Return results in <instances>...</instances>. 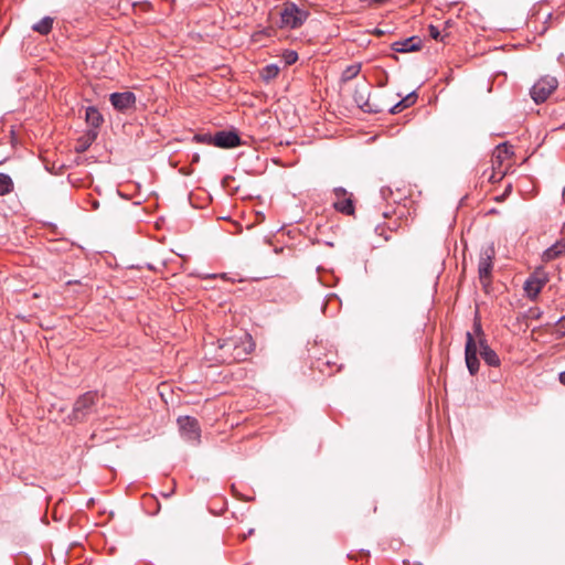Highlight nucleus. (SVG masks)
Returning a JSON list of instances; mask_svg holds the SVG:
<instances>
[{"instance_id": "nucleus-30", "label": "nucleus", "mask_w": 565, "mask_h": 565, "mask_svg": "<svg viewBox=\"0 0 565 565\" xmlns=\"http://www.w3.org/2000/svg\"><path fill=\"white\" fill-rule=\"evenodd\" d=\"M558 244H561L563 246L562 250L564 252L565 254V238L564 239H561L558 241Z\"/></svg>"}, {"instance_id": "nucleus-10", "label": "nucleus", "mask_w": 565, "mask_h": 565, "mask_svg": "<svg viewBox=\"0 0 565 565\" xmlns=\"http://www.w3.org/2000/svg\"><path fill=\"white\" fill-rule=\"evenodd\" d=\"M109 102L118 111H126L136 105V95L132 92L113 93Z\"/></svg>"}, {"instance_id": "nucleus-29", "label": "nucleus", "mask_w": 565, "mask_h": 565, "mask_svg": "<svg viewBox=\"0 0 565 565\" xmlns=\"http://www.w3.org/2000/svg\"><path fill=\"white\" fill-rule=\"evenodd\" d=\"M558 380L565 386V371L559 373Z\"/></svg>"}, {"instance_id": "nucleus-15", "label": "nucleus", "mask_w": 565, "mask_h": 565, "mask_svg": "<svg viewBox=\"0 0 565 565\" xmlns=\"http://www.w3.org/2000/svg\"><path fill=\"white\" fill-rule=\"evenodd\" d=\"M416 99H417V96H416L415 92H413V93L408 94L407 96H405L404 98H402L398 103L393 105L390 108V113L397 114V113L402 111L404 108L412 106L416 102Z\"/></svg>"}, {"instance_id": "nucleus-20", "label": "nucleus", "mask_w": 565, "mask_h": 565, "mask_svg": "<svg viewBox=\"0 0 565 565\" xmlns=\"http://www.w3.org/2000/svg\"><path fill=\"white\" fill-rule=\"evenodd\" d=\"M360 71H361V64L360 63L349 65L343 71L341 78H342L343 82L351 81V79H353L354 77H356L359 75Z\"/></svg>"}, {"instance_id": "nucleus-2", "label": "nucleus", "mask_w": 565, "mask_h": 565, "mask_svg": "<svg viewBox=\"0 0 565 565\" xmlns=\"http://www.w3.org/2000/svg\"><path fill=\"white\" fill-rule=\"evenodd\" d=\"M99 395L95 391H89L81 395L74 403L71 417L76 422H83L97 411Z\"/></svg>"}, {"instance_id": "nucleus-5", "label": "nucleus", "mask_w": 565, "mask_h": 565, "mask_svg": "<svg viewBox=\"0 0 565 565\" xmlns=\"http://www.w3.org/2000/svg\"><path fill=\"white\" fill-rule=\"evenodd\" d=\"M204 138H209V145L223 149L235 148L242 143L239 136L232 130H221L214 136L205 135Z\"/></svg>"}, {"instance_id": "nucleus-28", "label": "nucleus", "mask_w": 565, "mask_h": 565, "mask_svg": "<svg viewBox=\"0 0 565 565\" xmlns=\"http://www.w3.org/2000/svg\"><path fill=\"white\" fill-rule=\"evenodd\" d=\"M205 135H199L196 136L195 138L199 140V141H202V142H205L209 145V138H204Z\"/></svg>"}, {"instance_id": "nucleus-4", "label": "nucleus", "mask_w": 565, "mask_h": 565, "mask_svg": "<svg viewBox=\"0 0 565 565\" xmlns=\"http://www.w3.org/2000/svg\"><path fill=\"white\" fill-rule=\"evenodd\" d=\"M494 255L495 250L492 245L483 247L480 252L478 274L479 279L483 286H487L491 280Z\"/></svg>"}, {"instance_id": "nucleus-7", "label": "nucleus", "mask_w": 565, "mask_h": 565, "mask_svg": "<svg viewBox=\"0 0 565 565\" xmlns=\"http://www.w3.org/2000/svg\"><path fill=\"white\" fill-rule=\"evenodd\" d=\"M466 348H465V359H466V365L471 375H475L479 371V360L477 356L478 353V345L477 342L473 339V335L470 332L466 333Z\"/></svg>"}, {"instance_id": "nucleus-13", "label": "nucleus", "mask_w": 565, "mask_h": 565, "mask_svg": "<svg viewBox=\"0 0 565 565\" xmlns=\"http://www.w3.org/2000/svg\"><path fill=\"white\" fill-rule=\"evenodd\" d=\"M544 284H545L544 279L537 278L535 276H531L524 282V290L531 299H534L541 292Z\"/></svg>"}, {"instance_id": "nucleus-23", "label": "nucleus", "mask_w": 565, "mask_h": 565, "mask_svg": "<svg viewBox=\"0 0 565 565\" xmlns=\"http://www.w3.org/2000/svg\"><path fill=\"white\" fill-rule=\"evenodd\" d=\"M282 60L284 62L286 63V65H291L294 63L297 62L298 60V54L296 51H292V50H286L284 53H282Z\"/></svg>"}, {"instance_id": "nucleus-18", "label": "nucleus", "mask_w": 565, "mask_h": 565, "mask_svg": "<svg viewBox=\"0 0 565 565\" xmlns=\"http://www.w3.org/2000/svg\"><path fill=\"white\" fill-rule=\"evenodd\" d=\"M562 248H563V246L561 244H558V242H556L551 247H548L547 249L544 250L543 256H542L543 260L551 262L562 255H565L564 252L562 250Z\"/></svg>"}, {"instance_id": "nucleus-21", "label": "nucleus", "mask_w": 565, "mask_h": 565, "mask_svg": "<svg viewBox=\"0 0 565 565\" xmlns=\"http://www.w3.org/2000/svg\"><path fill=\"white\" fill-rule=\"evenodd\" d=\"M12 189V179L6 173H0V195H6L10 193Z\"/></svg>"}, {"instance_id": "nucleus-25", "label": "nucleus", "mask_w": 565, "mask_h": 565, "mask_svg": "<svg viewBox=\"0 0 565 565\" xmlns=\"http://www.w3.org/2000/svg\"><path fill=\"white\" fill-rule=\"evenodd\" d=\"M555 333L557 338L565 337V315L562 316L555 323Z\"/></svg>"}, {"instance_id": "nucleus-22", "label": "nucleus", "mask_w": 565, "mask_h": 565, "mask_svg": "<svg viewBox=\"0 0 565 565\" xmlns=\"http://www.w3.org/2000/svg\"><path fill=\"white\" fill-rule=\"evenodd\" d=\"M279 74V67L276 64H269L262 71V76L265 81H270Z\"/></svg>"}, {"instance_id": "nucleus-11", "label": "nucleus", "mask_w": 565, "mask_h": 565, "mask_svg": "<svg viewBox=\"0 0 565 565\" xmlns=\"http://www.w3.org/2000/svg\"><path fill=\"white\" fill-rule=\"evenodd\" d=\"M422 47V40L418 36H411L403 41H396L392 44L395 52L408 53L419 51Z\"/></svg>"}, {"instance_id": "nucleus-19", "label": "nucleus", "mask_w": 565, "mask_h": 565, "mask_svg": "<svg viewBox=\"0 0 565 565\" xmlns=\"http://www.w3.org/2000/svg\"><path fill=\"white\" fill-rule=\"evenodd\" d=\"M513 156L512 147L509 146L507 142L500 143L497 146L494 151V158L499 162L510 158Z\"/></svg>"}, {"instance_id": "nucleus-17", "label": "nucleus", "mask_w": 565, "mask_h": 565, "mask_svg": "<svg viewBox=\"0 0 565 565\" xmlns=\"http://www.w3.org/2000/svg\"><path fill=\"white\" fill-rule=\"evenodd\" d=\"M480 355L489 366L497 367L500 365V358L489 345H484L483 352Z\"/></svg>"}, {"instance_id": "nucleus-6", "label": "nucleus", "mask_w": 565, "mask_h": 565, "mask_svg": "<svg viewBox=\"0 0 565 565\" xmlns=\"http://www.w3.org/2000/svg\"><path fill=\"white\" fill-rule=\"evenodd\" d=\"M179 429L182 437L188 441L198 443L201 436V429L198 420L191 416H181L178 418Z\"/></svg>"}, {"instance_id": "nucleus-27", "label": "nucleus", "mask_w": 565, "mask_h": 565, "mask_svg": "<svg viewBox=\"0 0 565 565\" xmlns=\"http://www.w3.org/2000/svg\"><path fill=\"white\" fill-rule=\"evenodd\" d=\"M392 195H393V191L391 188H382L381 189V196L383 200L388 201Z\"/></svg>"}, {"instance_id": "nucleus-26", "label": "nucleus", "mask_w": 565, "mask_h": 565, "mask_svg": "<svg viewBox=\"0 0 565 565\" xmlns=\"http://www.w3.org/2000/svg\"><path fill=\"white\" fill-rule=\"evenodd\" d=\"M428 32H429V35L431 39L444 41V38H441L440 32L437 26L430 24L428 26Z\"/></svg>"}, {"instance_id": "nucleus-9", "label": "nucleus", "mask_w": 565, "mask_h": 565, "mask_svg": "<svg viewBox=\"0 0 565 565\" xmlns=\"http://www.w3.org/2000/svg\"><path fill=\"white\" fill-rule=\"evenodd\" d=\"M281 25L289 29L299 28L303 21V13L295 6H287L281 12Z\"/></svg>"}, {"instance_id": "nucleus-3", "label": "nucleus", "mask_w": 565, "mask_h": 565, "mask_svg": "<svg viewBox=\"0 0 565 565\" xmlns=\"http://www.w3.org/2000/svg\"><path fill=\"white\" fill-rule=\"evenodd\" d=\"M558 81L554 76L545 75L534 83L531 88V97L536 104L544 103L557 88Z\"/></svg>"}, {"instance_id": "nucleus-16", "label": "nucleus", "mask_w": 565, "mask_h": 565, "mask_svg": "<svg viewBox=\"0 0 565 565\" xmlns=\"http://www.w3.org/2000/svg\"><path fill=\"white\" fill-rule=\"evenodd\" d=\"M52 26H53V19L51 17H44L39 22H36L32 25V30L42 35H46L51 32Z\"/></svg>"}, {"instance_id": "nucleus-14", "label": "nucleus", "mask_w": 565, "mask_h": 565, "mask_svg": "<svg viewBox=\"0 0 565 565\" xmlns=\"http://www.w3.org/2000/svg\"><path fill=\"white\" fill-rule=\"evenodd\" d=\"M85 117L87 124L94 128H98L104 121L102 114L95 107H87L85 111Z\"/></svg>"}, {"instance_id": "nucleus-1", "label": "nucleus", "mask_w": 565, "mask_h": 565, "mask_svg": "<svg viewBox=\"0 0 565 565\" xmlns=\"http://www.w3.org/2000/svg\"><path fill=\"white\" fill-rule=\"evenodd\" d=\"M220 358L224 363L244 361L253 352L255 343L248 333L218 340Z\"/></svg>"}, {"instance_id": "nucleus-24", "label": "nucleus", "mask_w": 565, "mask_h": 565, "mask_svg": "<svg viewBox=\"0 0 565 565\" xmlns=\"http://www.w3.org/2000/svg\"><path fill=\"white\" fill-rule=\"evenodd\" d=\"M473 328H475V332L477 333V335L483 337V332H482L480 322H475ZM478 344H479L480 353L483 352L484 345H488L484 338H480L478 341Z\"/></svg>"}, {"instance_id": "nucleus-12", "label": "nucleus", "mask_w": 565, "mask_h": 565, "mask_svg": "<svg viewBox=\"0 0 565 565\" xmlns=\"http://www.w3.org/2000/svg\"><path fill=\"white\" fill-rule=\"evenodd\" d=\"M370 90L366 85L358 87L354 92V100L358 106L366 113H377L379 110L373 108L369 102Z\"/></svg>"}, {"instance_id": "nucleus-8", "label": "nucleus", "mask_w": 565, "mask_h": 565, "mask_svg": "<svg viewBox=\"0 0 565 565\" xmlns=\"http://www.w3.org/2000/svg\"><path fill=\"white\" fill-rule=\"evenodd\" d=\"M335 201L333 202V206L338 212H341L345 215L354 214V205L352 200V194H349L343 188L334 189Z\"/></svg>"}]
</instances>
